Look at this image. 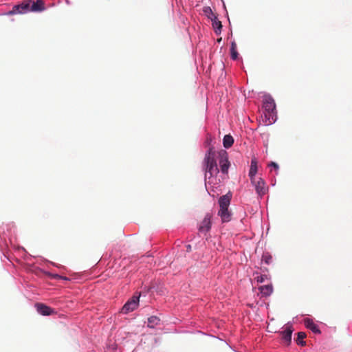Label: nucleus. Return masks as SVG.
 I'll return each mask as SVG.
<instances>
[{"instance_id":"15","label":"nucleus","mask_w":352,"mask_h":352,"mask_svg":"<svg viewBox=\"0 0 352 352\" xmlns=\"http://www.w3.org/2000/svg\"><path fill=\"white\" fill-rule=\"evenodd\" d=\"M258 289L263 296H269L273 292V287L272 285H266L261 286Z\"/></svg>"},{"instance_id":"23","label":"nucleus","mask_w":352,"mask_h":352,"mask_svg":"<svg viewBox=\"0 0 352 352\" xmlns=\"http://www.w3.org/2000/svg\"><path fill=\"white\" fill-rule=\"evenodd\" d=\"M269 166H272L274 168V169L276 170H278V165L276 163V162H272Z\"/></svg>"},{"instance_id":"26","label":"nucleus","mask_w":352,"mask_h":352,"mask_svg":"<svg viewBox=\"0 0 352 352\" xmlns=\"http://www.w3.org/2000/svg\"><path fill=\"white\" fill-rule=\"evenodd\" d=\"M209 9H210V8H207L206 10H205V12L207 13H209V12H210Z\"/></svg>"},{"instance_id":"16","label":"nucleus","mask_w":352,"mask_h":352,"mask_svg":"<svg viewBox=\"0 0 352 352\" xmlns=\"http://www.w3.org/2000/svg\"><path fill=\"white\" fill-rule=\"evenodd\" d=\"M234 143V139L230 135H226L223 140V146L226 148H230Z\"/></svg>"},{"instance_id":"20","label":"nucleus","mask_w":352,"mask_h":352,"mask_svg":"<svg viewBox=\"0 0 352 352\" xmlns=\"http://www.w3.org/2000/svg\"><path fill=\"white\" fill-rule=\"evenodd\" d=\"M231 52V57L233 60H236L238 58V52H236V50H230Z\"/></svg>"},{"instance_id":"17","label":"nucleus","mask_w":352,"mask_h":352,"mask_svg":"<svg viewBox=\"0 0 352 352\" xmlns=\"http://www.w3.org/2000/svg\"><path fill=\"white\" fill-rule=\"evenodd\" d=\"M160 322V318L157 316H153L148 318V327L154 328Z\"/></svg>"},{"instance_id":"6","label":"nucleus","mask_w":352,"mask_h":352,"mask_svg":"<svg viewBox=\"0 0 352 352\" xmlns=\"http://www.w3.org/2000/svg\"><path fill=\"white\" fill-rule=\"evenodd\" d=\"M139 298H140V295H138V296H135V295L133 296L122 307V312L123 314H128V313L135 310L138 307V306Z\"/></svg>"},{"instance_id":"9","label":"nucleus","mask_w":352,"mask_h":352,"mask_svg":"<svg viewBox=\"0 0 352 352\" xmlns=\"http://www.w3.org/2000/svg\"><path fill=\"white\" fill-rule=\"evenodd\" d=\"M36 311L43 316H50L56 313L54 309L43 303L37 302L35 304Z\"/></svg>"},{"instance_id":"25","label":"nucleus","mask_w":352,"mask_h":352,"mask_svg":"<svg viewBox=\"0 0 352 352\" xmlns=\"http://www.w3.org/2000/svg\"><path fill=\"white\" fill-rule=\"evenodd\" d=\"M186 248H187V251H188V252H189V251H190V250H191V245H188L186 246Z\"/></svg>"},{"instance_id":"8","label":"nucleus","mask_w":352,"mask_h":352,"mask_svg":"<svg viewBox=\"0 0 352 352\" xmlns=\"http://www.w3.org/2000/svg\"><path fill=\"white\" fill-rule=\"evenodd\" d=\"M211 219L212 214L210 213H207L202 221L200 223L199 226V231L201 233H206L210 231L211 228Z\"/></svg>"},{"instance_id":"1","label":"nucleus","mask_w":352,"mask_h":352,"mask_svg":"<svg viewBox=\"0 0 352 352\" xmlns=\"http://www.w3.org/2000/svg\"><path fill=\"white\" fill-rule=\"evenodd\" d=\"M216 152L214 146H210L205 154L203 160V170L205 172V180L207 179L208 174L210 175L209 178L212 177L213 175H217L219 173V168L215 160Z\"/></svg>"},{"instance_id":"4","label":"nucleus","mask_w":352,"mask_h":352,"mask_svg":"<svg viewBox=\"0 0 352 352\" xmlns=\"http://www.w3.org/2000/svg\"><path fill=\"white\" fill-rule=\"evenodd\" d=\"M31 0H23L20 4L15 5L9 12L4 15L23 14L30 12Z\"/></svg>"},{"instance_id":"24","label":"nucleus","mask_w":352,"mask_h":352,"mask_svg":"<svg viewBox=\"0 0 352 352\" xmlns=\"http://www.w3.org/2000/svg\"><path fill=\"white\" fill-rule=\"evenodd\" d=\"M236 43L234 42H232V44H231L230 50H234V49L236 50Z\"/></svg>"},{"instance_id":"19","label":"nucleus","mask_w":352,"mask_h":352,"mask_svg":"<svg viewBox=\"0 0 352 352\" xmlns=\"http://www.w3.org/2000/svg\"><path fill=\"white\" fill-rule=\"evenodd\" d=\"M255 278L256 279L258 283H263L266 279H267V276L265 275V274L264 275H260V276H257L256 277H255Z\"/></svg>"},{"instance_id":"13","label":"nucleus","mask_w":352,"mask_h":352,"mask_svg":"<svg viewBox=\"0 0 352 352\" xmlns=\"http://www.w3.org/2000/svg\"><path fill=\"white\" fill-rule=\"evenodd\" d=\"M305 327L311 330L315 333H320V331L316 324H315L312 320L309 318H305L304 320Z\"/></svg>"},{"instance_id":"7","label":"nucleus","mask_w":352,"mask_h":352,"mask_svg":"<svg viewBox=\"0 0 352 352\" xmlns=\"http://www.w3.org/2000/svg\"><path fill=\"white\" fill-rule=\"evenodd\" d=\"M219 165L221 168V171L227 174L228 172V169L230 167V162L228 161V153L226 151L221 150L219 153Z\"/></svg>"},{"instance_id":"11","label":"nucleus","mask_w":352,"mask_h":352,"mask_svg":"<svg viewBox=\"0 0 352 352\" xmlns=\"http://www.w3.org/2000/svg\"><path fill=\"white\" fill-rule=\"evenodd\" d=\"M209 10L212 16H208V17L211 18L212 21V27L215 30L216 33H219L222 28L221 22L217 19V16L213 14L211 9Z\"/></svg>"},{"instance_id":"18","label":"nucleus","mask_w":352,"mask_h":352,"mask_svg":"<svg viewBox=\"0 0 352 352\" xmlns=\"http://www.w3.org/2000/svg\"><path fill=\"white\" fill-rule=\"evenodd\" d=\"M296 343L299 345H305V342L303 340L306 338V333L305 332H298L297 334Z\"/></svg>"},{"instance_id":"3","label":"nucleus","mask_w":352,"mask_h":352,"mask_svg":"<svg viewBox=\"0 0 352 352\" xmlns=\"http://www.w3.org/2000/svg\"><path fill=\"white\" fill-rule=\"evenodd\" d=\"M231 195L228 194L220 197L219 199V210L218 215L221 217L223 223H227L232 219V212L228 210L230 204Z\"/></svg>"},{"instance_id":"21","label":"nucleus","mask_w":352,"mask_h":352,"mask_svg":"<svg viewBox=\"0 0 352 352\" xmlns=\"http://www.w3.org/2000/svg\"><path fill=\"white\" fill-rule=\"evenodd\" d=\"M271 260H272L271 256H267V255L263 256V261H264L265 262V263L269 264L270 263Z\"/></svg>"},{"instance_id":"5","label":"nucleus","mask_w":352,"mask_h":352,"mask_svg":"<svg viewBox=\"0 0 352 352\" xmlns=\"http://www.w3.org/2000/svg\"><path fill=\"white\" fill-rule=\"evenodd\" d=\"M254 182H251L254 186L256 194L259 197H263L268 191V186H267L264 179L261 177L258 179L254 178Z\"/></svg>"},{"instance_id":"12","label":"nucleus","mask_w":352,"mask_h":352,"mask_svg":"<svg viewBox=\"0 0 352 352\" xmlns=\"http://www.w3.org/2000/svg\"><path fill=\"white\" fill-rule=\"evenodd\" d=\"M45 3L42 0H37L36 2H32L30 5V12H41L44 10Z\"/></svg>"},{"instance_id":"2","label":"nucleus","mask_w":352,"mask_h":352,"mask_svg":"<svg viewBox=\"0 0 352 352\" xmlns=\"http://www.w3.org/2000/svg\"><path fill=\"white\" fill-rule=\"evenodd\" d=\"M265 124L270 125L276 121V104L271 96H265L263 99Z\"/></svg>"},{"instance_id":"14","label":"nucleus","mask_w":352,"mask_h":352,"mask_svg":"<svg viewBox=\"0 0 352 352\" xmlns=\"http://www.w3.org/2000/svg\"><path fill=\"white\" fill-rule=\"evenodd\" d=\"M292 332L293 329L291 327H287L282 332V338L287 344L291 342Z\"/></svg>"},{"instance_id":"10","label":"nucleus","mask_w":352,"mask_h":352,"mask_svg":"<svg viewBox=\"0 0 352 352\" xmlns=\"http://www.w3.org/2000/svg\"><path fill=\"white\" fill-rule=\"evenodd\" d=\"M258 170V162L257 160L254 157L251 160V165L249 171V177L251 182H254V178H256V174Z\"/></svg>"},{"instance_id":"22","label":"nucleus","mask_w":352,"mask_h":352,"mask_svg":"<svg viewBox=\"0 0 352 352\" xmlns=\"http://www.w3.org/2000/svg\"><path fill=\"white\" fill-rule=\"evenodd\" d=\"M212 138L210 135H208L207 137V139H206V146H208V148H210V146H212L211 145V142H212Z\"/></svg>"}]
</instances>
